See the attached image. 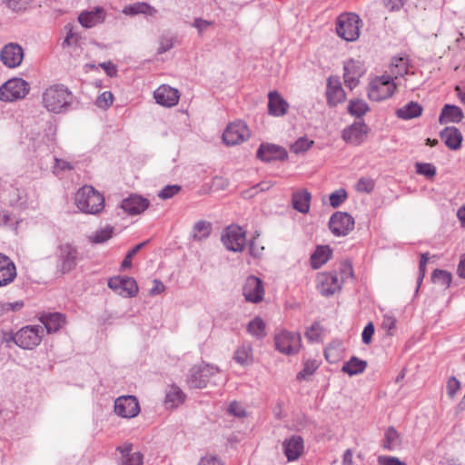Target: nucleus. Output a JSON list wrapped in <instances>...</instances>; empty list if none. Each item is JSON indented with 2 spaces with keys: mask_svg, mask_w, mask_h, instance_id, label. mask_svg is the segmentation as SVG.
Segmentation results:
<instances>
[{
  "mask_svg": "<svg viewBox=\"0 0 465 465\" xmlns=\"http://www.w3.org/2000/svg\"><path fill=\"white\" fill-rule=\"evenodd\" d=\"M347 111L351 116L361 118L370 111V107L364 100L352 99L348 104Z\"/></svg>",
  "mask_w": 465,
  "mask_h": 465,
  "instance_id": "ea45409f",
  "label": "nucleus"
},
{
  "mask_svg": "<svg viewBox=\"0 0 465 465\" xmlns=\"http://www.w3.org/2000/svg\"><path fill=\"white\" fill-rule=\"evenodd\" d=\"M149 203L148 199L137 194H131L129 197L122 201L121 208L127 213L135 215L145 211L148 208Z\"/></svg>",
  "mask_w": 465,
  "mask_h": 465,
  "instance_id": "5701e85b",
  "label": "nucleus"
},
{
  "mask_svg": "<svg viewBox=\"0 0 465 465\" xmlns=\"http://www.w3.org/2000/svg\"><path fill=\"white\" fill-rule=\"evenodd\" d=\"M384 6L391 12L400 10L403 5L404 0H382Z\"/></svg>",
  "mask_w": 465,
  "mask_h": 465,
  "instance_id": "338daca9",
  "label": "nucleus"
},
{
  "mask_svg": "<svg viewBox=\"0 0 465 465\" xmlns=\"http://www.w3.org/2000/svg\"><path fill=\"white\" fill-rule=\"evenodd\" d=\"M234 361L242 365H250L252 362V348L250 345H242L234 351Z\"/></svg>",
  "mask_w": 465,
  "mask_h": 465,
  "instance_id": "79ce46f5",
  "label": "nucleus"
},
{
  "mask_svg": "<svg viewBox=\"0 0 465 465\" xmlns=\"http://www.w3.org/2000/svg\"><path fill=\"white\" fill-rule=\"evenodd\" d=\"M242 293L248 302H260L264 294L262 280L253 275L249 276L243 285Z\"/></svg>",
  "mask_w": 465,
  "mask_h": 465,
  "instance_id": "a211bd4d",
  "label": "nucleus"
},
{
  "mask_svg": "<svg viewBox=\"0 0 465 465\" xmlns=\"http://www.w3.org/2000/svg\"><path fill=\"white\" fill-rule=\"evenodd\" d=\"M212 223L207 221H198L194 223L192 232V238L194 241H202L209 237L212 232Z\"/></svg>",
  "mask_w": 465,
  "mask_h": 465,
  "instance_id": "4c0bfd02",
  "label": "nucleus"
},
{
  "mask_svg": "<svg viewBox=\"0 0 465 465\" xmlns=\"http://www.w3.org/2000/svg\"><path fill=\"white\" fill-rule=\"evenodd\" d=\"M331 250L329 246H318L311 256V263L313 269H319L331 257Z\"/></svg>",
  "mask_w": 465,
  "mask_h": 465,
  "instance_id": "c9c22d12",
  "label": "nucleus"
},
{
  "mask_svg": "<svg viewBox=\"0 0 465 465\" xmlns=\"http://www.w3.org/2000/svg\"><path fill=\"white\" fill-rule=\"evenodd\" d=\"M212 25H213L212 21L204 20L203 18H195L193 21V26L198 30L199 35H202Z\"/></svg>",
  "mask_w": 465,
  "mask_h": 465,
  "instance_id": "0e129e2a",
  "label": "nucleus"
},
{
  "mask_svg": "<svg viewBox=\"0 0 465 465\" xmlns=\"http://www.w3.org/2000/svg\"><path fill=\"white\" fill-rule=\"evenodd\" d=\"M147 242H147V241H145V242H141V243H139V244L135 245L132 250H130V251L126 253V255H125V257H124V261H123V262H122V264H121V269H122V270L128 269V268H130V267L132 266V260H133V257H134V255H135V254H136V253H137V252H139V251H140L143 246H145Z\"/></svg>",
  "mask_w": 465,
  "mask_h": 465,
  "instance_id": "603ef678",
  "label": "nucleus"
},
{
  "mask_svg": "<svg viewBox=\"0 0 465 465\" xmlns=\"http://www.w3.org/2000/svg\"><path fill=\"white\" fill-rule=\"evenodd\" d=\"M369 133V127L363 121H356L342 131V139L352 145L361 144Z\"/></svg>",
  "mask_w": 465,
  "mask_h": 465,
  "instance_id": "2eb2a0df",
  "label": "nucleus"
},
{
  "mask_svg": "<svg viewBox=\"0 0 465 465\" xmlns=\"http://www.w3.org/2000/svg\"><path fill=\"white\" fill-rule=\"evenodd\" d=\"M354 218L348 213L336 212L329 221V228L335 236H345L354 228Z\"/></svg>",
  "mask_w": 465,
  "mask_h": 465,
  "instance_id": "f8f14e48",
  "label": "nucleus"
},
{
  "mask_svg": "<svg viewBox=\"0 0 465 465\" xmlns=\"http://www.w3.org/2000/svg\"><path fill=\"white\" fill-rule=\"evenodd\" d=\"M378 463L379 465H406V463L402 462L398 458L391 456H379Z\"/></svg>",
  "mask_w": 465,
  "mask_h": 465,
  "instance_id": "e2e57ef3",
  "label": "nucleus"
},
{
  "mask_svg": "<svg viewBox=\"0 0 465 465\" xmlns=\"http://www.w3.org/2000/svg\"><path fill=\"white\" fill-rule=\"evenodd\" d=\"M374 325L372 322H369L363 329L361 333L362 342L369 344L371 341L372 335L374 334Z\"/></svg>",
  "mask_w": 465,
  "mask_h": 465,
  "instance_id": "680f3d73",
  "label": "nucleus"
},
{
  "mask_svg": "<svg viewBox=\"0 0 465 465\" xmlns=\"http://www.w3.org/2000/svg\"><path fill=\"white\" fill-rule=\"evenodd\" d=\"M374 189V181L368 177H361L358 180L356 190L361 193H371Z\"/></svg>",
  "mask_w": 465,
  "mask_h": 465,
  "instance_id": "6e6d98bb",
  "label": "nucleus"
},
{
  "mask_svg": "<svg viewBox=\"0 0 465 465\" xmlns=\"http://www.w3.org/2000/svg\"><path fill=\"white\" fill-rule=\"evenodd\" d=\"M185 394L176 385H171L165 395V404L168 408H176L184 401Z\"/></svg>",
  "mask_w": 465,
  "mask_h": 465,
  "instance_id": "f704fd0d",
  "label": "nucleus"
},
{
  "mask_svg": "<svg viewBox=\"0 0 465 465\" xmlns=\"http://www.w3.org/2000/svg\"><path fill=\"white\" fill-rule=\"evenodd\" d=\"M228 412L235 417H238V418H242L246 415V412H245L244 409L242 408V406L236 401H233L230 404V406L228 408Z\"/></svg>",
  "mask_w": 465,
  "mask_h": 465,
  "instance_id": "052dcab7",
  "label": "nucleus"
},
{
  "mask_svg": "<svg viewBox=\"0 0 465 465\" xmlns=\"http://www.w3.org/2000/svg\"><path fill=\"white\" fill-rule=\"evenodd\" d=\"M32 0H3L8 8L15 12L25 11L30 5Z\"/></svg>",
  "mask_w": 465,
  "mask_h": 465,
  "instance_id": "864d4df0",
  "label": "nucleus"
},
{
  "mask_svg": "<svg viewBox=\"0 0 465 465\" xmlns=\"http://www.w3.org/2000/svg\"><path fill=\"white\" fill-rule=\"evenodd\" d=\"M57 270L68 273L76 268L79 260L78 248L70 242L61 243L56 249Z\"/></svg>",
  "mask_w": 465,
  "mask_h": 465,
  "instance_id": "20e7f679",
  "label": "nucleus"
},
{
  "mask_svg": "<svg viewBox=\"0 0 465 465\" xmlns=\"http://www.w3.org/2000/svg\"><path fill=\"white\" fill-rule=\"evenodd\" d=\"M115 413L126 419L136 417L140 412V405L135 396H121L114 402Z\"/></svg>",
  "mask_w": 465,
  "mask_h": 465,
  "instance_id": "4468645a",
  "label": "nucleus"
},
{
  "mask_svg": "<svg viewBox=\"0 0 465 465\" xmlns=\"http://www.w3.org/2000/svg\"><path fill=\"white\" fill-rule=\"evenodd\" d=\"M219 372V368L210 364L194 366L190 371L187 383L190 388L203 389L206 387L209 378Z\"/></svg>",
  "mask_w": 465,
  "mask_h": 465,
  "instance_id": "1a4fd4ad",
  "label": "nucleus"
},
{
  "mask_svg": "<svg viewBox=\"0 0 465 465\" xmlns=\"http://www.w3.org/2000/svg\"><path fill=\"white\" fill-rule=\"evenodd\" d=\"M24 58L23 48L15 43L5 45L0 52V59L8 68L19 66Z\"/></svg>",
  "mask_w": 465,
  "mask_h": 465,
  "instance_id": "dca6fc26",
  "label": "nucleus"
},
{
  "mask_svg": "<svg viewBox=\"0 0 465 465\" xmlns=\"http://www.w3.org/2000/svg\"><path fill=\"white\" fill-rule=\"evenodd\" d=\"M319 329H320V324H319V323H317V322L313 323V324L310 327V329H308V330L306 331V332H305V337H306L308 340H310V341H316V340L319 338V336H320V334H319V332H318Z\"/></svg>",
  "mask_w": 465,
  "mask_h": 465,
  "instance_id": "774afa93",
  "label": "nucleus"
},
{
  "mask_svg": "<svg viewBox=\"0 0 465 465\" xmlns=\"http://www.w3.org/2000/svg\"><path fill=\"white\" fill-rule=\"evenodd\" d=\"M431 278L433 282L440 284L445 288L450 287L452 281V276L449 272L440 269L433 271Z\"/></svg>",
  "mask_w": 465,
  "mask_h": 465,
  "instance_id": "a18cd8bd",
  "label": "nucleus"
},
{
  "mask_svg": "<svg viewBox=\"0 0 465 465\" xmlns=\"http://www.w3.org/2000/svg\"><path fill=\"white\" fill-rule=\"evenodd\" d=\"M177 41V37L173 34L163 35L159 38V47L157 49V54H162L168 51H170Z\"/></svg>",
  "mask_w": 465,
  "mask_h": 465,
  "instance_id": "c03bdc74",
  "label": "nucleus"
},
{
  "mask_svg": "<svg viewBox=\"0 0 465 465\" xmlns=\"http://www.w3.org/2000/svg\"><path fill=\"white\" fill-rule=\"evenodd\" d=\"M16 274L15 262L7 255L0 252V287L13 282Z\"/></svg>",
  "mask_w": 465,
  "mask_h": 465,
  "instance_id": "b1692460",
  "label": "nucleus"
},
{
  "mask_svg": "<svg viewBox=\"0 0 465 465\" xmlns=\"http://www.w3.org/2000/svg\"><path fill=\"white\" fill-rule=\"evenodd\" d=\"M105 17V10L101 6H96L91 11H83L78 16V21L84 27L91 28L103 23Z\"/></svg>",
  "mask_w": 465,
  "mask_h": 465,
  "instance_id": "a878e982",
  "label": "nucleus"
},
{
  "mask_svg": "<svg viewBox=\"0 0 465 465\" xmlns=\"http://www.w3.org/2000/svg\"><path fill=\"white\" fill-rule=\"evenodd\" d=\"M75 204L85 213H99L104 206V197L93 186L84 185L75 194Z\"/></svg>",
  "mask_w": 465,
  "mask_h": 465,
  "instance_id": "f03ea898",
  "label": "nucleus"
},
{
  "mask_svg": "<svg viewBox=\"0 0 465 465\" xmlns=\"http://www.w3.org/2000/svg\"><path fill=\"white\" fill-rule=\"evenodd\" d=\"M64 29L67 31L66 36L62 43V47L65 48L72 45H77L81 36L78 33L74 31V25L71 24H67L64 26Z\"/></svg>",
  "mask_w": 465,
  "mask_h": 465,
  "instance_id": "49530a36",
  "label": "nucleus"
},
{
  "mask_svg": "<svg viewBox=\"0 0 465 465\" xmlns=\"http://www.w3.org/2000/svg\"><path fill=\"white\" fill-rule=\"evenodd\" d=\"M382 329L386 330L389 335H392L391 331L396 326V319L390 314H385L382 321Z\"/></svg>",
  "mask_w": 465,
  "mask_h": 465,
  "instance_id": "bf43d9fd",
  "label": "nucleus"
},
{
  "mask_svg": "<svg viewBox=\"0 0 465 465\" xmlns=\"http://www.w3.org/2000/svg\"><path fill=\"white\" fill-rule=\"evenodd\" d=\"M257 157L262 162L284 161L288 157L287 151L274 143H262L257 150Z\"/></svg>",
  "mask_w": 465,
  "mask_h": 465,
  "instance_id": "f3484780",
  "label": "nucleus"
},
{
  "mask_svg": "<svg viewBox=\"0 0 465 465\" xmlns=\"http://www.w3.org/2000/svg\"><path fill=\"white\" fill-rule=\"evenodd\" d=\"M113 102V94L111 92L105 91L97 97L95 104L101 109H107L112 105Z\"/></svg>",
  "mask_w": 465,
  "mask_h": 465,
  "instance_id": "5fc2aeb1",
  "label": "nucleus"
},
{
  "mask_svg": "<svg viewBox=\"0 0 465 465\" xmlns=\"http://www.w3.org/2000/svg\"><path fill=\"white\" fill-rule=\"evenodd\" d=\"M391 65L398 69L397 71L392 70V74L402 75L407 73V64L403 58L395 59Z\"/></svg>",
  "mask_w": 465,
  "mask_h": 465,
  "instance_id": "69168bd1",
  "label": "nucleus"
},
{
  "mask_svg": "<svg viewBox=\"0 0 465 465\" xmlns=\"http://www.w3.org/2000/svg\"><path fill=\"white\" fill-rule=\"evenodd\" d=\"M44 335V329L40 325H28L11 334L6 341H13L25 350H32L38 346Z\"/></svg>",
  "mask_w": 465,
  "mask_h": 465,
  "instance_id": "7ed1b4c3",
  "label": "nucleus"
},
{
  "mask_svg": "<svg viewBox=\"0 0 465 465\" xmlns=\"http://www.w3.org/2000/svg\"><path fill=\"white\" fill-rule=\"evenodd\" d=\"M48 333L58 331L65 323V316L60 312L45 313L40 317Z\"/></svg>",
  "mask_w": 465,
  "mask_h": 465,
  "instance_id": "c756f323",
  "label": "nucleus"
},
{
  "mask_svg": "<svg viewBox=\"0 0 465 465\" xmlns=\"http://www.w3.org/2000/svg\"><path fill=\"white\" fill-rule=\"evenodd\" d=\"M347 197H348V194H347V192L345 189H343V188L338 189L331 193L330 204L333 208H337L347 199Z\"/></svg>",
  "mask_w": 465,
  "mask_h": 465,
  "instance_id": "3c124183",
  "label": "nucleus"
},
{
  "mask_svg": "<svg viewBox=\"0 0 465 465\" xmlns=\"http://www.w3.org/2000/svg\"><path fill=\"white\" fill-rule=\"evenodd\" d=\"M327 102L330 106H336L346 99V94L337 77H329L326 90Z\"/></svg>",
  "mask_w": 465,
  "mask_h": 465,
  "instance_id": "4be33fe9",
  "label": "nucleus"
},
{
  "mask_svg": "<svg viewBox=\"0 0 465 465\" xmlns=\"http://www.w3.org/2000/svg\"><path fill=\"white\" fill-rule=\"evenodd\" d=\"M367 367V361L352 356L341 368V371L350 376L362 373Z\"/></svg>",
  "mask_w": 465,
  "mask_h": 465,
  "instance_id": "e433bc0d",
  "label": "nucleus"
},
{
  "mask_svg": "<svg viewBox=\"0 0 465 465\" xmlns=\"http://www.w3.org/2000/svg\"><path fill=\"white\" fill-rule=\"evenodd\" d=\"M225 248L234 252H242L246 244L245 232L239 226H228L222 234Z\"/></svg>",
  "mask_w": 465,
  "mask_h": 465,
  "instance_id": "9d476101",
  "label": "nucleus"
},
{
  "mask_svg": "<svg viewBox=\"0 0 465 465\" xmlns=\"http://www.w3.org/2000/svg\"><path fill=\"white\" fill-rule=\"evenodd\" d=\"M318 281V290L322 295L326 297L334 294L341 287V282L335 272L322 273Z\"/></svg>",
  "mask_w": 465,
  "mask_h": 465,
  "instance_id": "aec40b11",
  "label": "nucleus"
},
{
  "mask_svg": "<svg viewBox=\"0 0 465 465\" xmlns=\"http://www.w3.org/2000/svg\"><path fill=\"white\" fill-rule=\"evenodd\" d=\"M415 167L417 173L428 179H432L436 175V167L432 163H416Z\"/></svg>",
  "mask_w": 465,
  "mask_h": 465,
  "instance_id": "09e8293b",
  "label": "nucleus"
},
{
  "mask_svg": "<svg viewBox=\"0 0 465 465\" xmlns=\"http://www.w3.org/2000/svg\"><path fill=\"white\" fill-rule=\"evenodd\" d=\"M108 287L124 297H135L139 292L136 281L133 277L128 276L110 278Z\"/></svg>",
  "mask_w": 465,
  "mask_h": 465,
  "instance_id": "ddd939ff",
  "label": "nucleus"
},
{
  "mask_svg": "<svg viewBox=\"0 0 465 465\" xmlns=\"http://www.w3.org/2000/svg\"><path fill=\"white\" fill-rule=\"evenodd\" d=\"M344 83L351 90L359 84V79L364 74V69L361 62L350 59L344 64L343 66Z\"/></svg>",
  "mask_w": 465,
  "mask_h": 465,
  "instance_id": "412c9836",
  "label": "nucleus"
},
{
  "mask_svg": "<svg viewBox=\"0 0 465 465\" xmlns=\"http://www.w3.org/2000/svg\"><path fill=\"white\" fill-rule=\"evenodd\" d=\"M464 118L462 110L456 105L445 104L439 117L440 124L448 123H460Z\"/></svg>",
  "mask_w": 465,
  "mask_h": 465,
  "instance_id": "7c9ffc66",
  "label": "nucleus"
},
{
  "mask_svg": "<svg viewBox=\"0 0 465 465\" xmlns=\"http://www.w3.org/2000/svg\"><path fill=\"white\" fill-rule=\"evenodd\" d=\"M268 113L273 116H282L286 114L289 104L277 92L272 91L268 94Z\"/></svg>",
  "mask_w": 465,
  "mask_h": 465,
  "instance_id": "bb28decb",
  "label": "nucleus"
},
{
  "mask_svg": "<svg viewBox=\"0 0 465 465\" xmlns=\"http://www.w3.org/2000/svg\"><path fill=\"white\" fill-rule=\"evenodd\" d=\"M396 89L390 75H382L373 79L369 85L368 96L371 100L380 102L391 97Z\"/></svg>",
  "mask_w": 465,
  "mask_h": 465,
  "instance_id": "0eeeda50",
  "label": "nucleus"
},
{
  "mask_svg": "<svg viewBox=\"0 0 465 465\" xmlns=\"http://www.w3.org/2000/svg\"><path fill=\"white\" fill-rule=\"evenodd\" d=\"M29 84L24 79H9L0 87V100L4 102H14L23 99L29 93Z\"/></svg>",
  "mask_w": 465,
  "mask_h": 465,
  "instance_id": "423d86ee",
  "label": "nucleus"
},
{
  "mask_svg": "<svg viewBox=\"0 0 465 465\" xmlns=\"http://www.w3.org/2000/svg\"><path fill=\"white\" fill-rule=\"evenodd\" d=\"M283 452L288 460H297L303 452V439L299 435H293L289 439H285L282 442Z\"/></svg>",
  "mask_w": 465,
  "mask_h": 465,
  "instance_id": "393cba45",
  "label": "nucleus"
},
{
  "mask_svg": "<svg viewBox=\"0 0 465 465\" xmlns=\"http://www.w3.org/2000/svg\"><path fill=\"white\" fill-rule=\"evenodd\" d=\"M319 365L316 361L308 360L305 361L302 370L298 372L297 380H305L308 376H311L318 369Z\"/></svg>",
  "mask_w": 465,
  "mask_h": 465,
  "instance_id": "8fccbe9b",
  "label": "nucleus"
},
{
  "mask_svg": "<svg viewBox=\"0 0 465 465\" xmlns=\"http://www.w3.org/2000/svg\"><path fill=\"white\" fill-rule=\"evenodd\" d=\"M460 388V381L455 377H450L447 382V393L450 398H454L455 394Z\"/></svg>",
  "mask_w": 465,
  "mask_h": 465,
  "instance_id": "13d9d810",
  "label": "nucleus"
},
{
  "mask_svg": "<svg viewBox=\"0 0 465 465\" xmlns=\"http://www.w3.org/2000/svg\"><path fill=\"white\" fill-rule=\"evenodd\" d=\"M123 13L126 15H136L139 14L153 16L157 14V10L144 2H138L126 5L123 9Z\"/></svg>",
  "mask_w": 465,
  "mask_h": 465,
  "instance_id": "72a5a7b5",
  "label": "nucleus"
},
{
  "mask_svg": "<svg viewBox=\"0 0 465 465\" xmlns=\"http://www.w3.org/2000/svg\"><path fill=\"white\" fill-rule=\"evenodd\" d=\"M153 97L160 105L173 107L178 104L180 93L175 88L163 84L154 91Z\"/></svg>",
  "mask_w": 465,
  "mask_h": 465,
  "instance_id": "6ab92c4d",
  "label": "nucleus"
},
{
  "mask_svg": "<svg viewBox=\"0 0 465 465\" xmlns=\"http://www.w3.org/2000/svg\"><path fill=\"white\" fill-rule=\"evenodd\" d=\"M116 450L122 455L121 465H143V455L139 451L133 452V444L119 446Z\"/></svg>",
  "mask_w": 465,
  "mask_h": 465,
  "instance_id": "cd10ccee",
  "label": "nucleus"
},
{
  "mask_svg": "<svg viewBox=\"0 0 465 465\" xmlns=\"http://www.w3.org/2000/svg\"><path fill=\"white\" fill-rule=\"evenodd\" d=\"M401 444L400 433L393 428L390 427L385 431L382 447L388 450H394Z\"/></svg>",
  "mask_w": 465,
  "mask_h": 465,
  "instance_id": "58836bf2",
  "label": "nucleus"
},
{
  "mask_svg": "<svg viewBox=\"0 0 465 465\" xmlns=\"http://www.w3.org/2000/svg\"><path fill=\"white\" fill-rule=\"evenodd\" d=\"M361 19L356 14H343L338 17L336 32L342 39L352 42L360 35L359 24Z\"/></svg>",
  "mask_w": 465,
  "mask_h": 465,
  "instance_id": "39448f33",
  "label": "nucleus"
},
{
  "mask_svg": "<svg viewBox=\"0 0 465 465\" xmlns=\"http://www.w3.org/2000/svg\"><path fill=\"white\" fill-rule=\"evenodd\" d=\"M114 228L111 225H107L104 228L96 230L93 234L88 236V240L91 243L100 244L107 242L113 237Z\"/></svg>",
  "mask_w": 465,
  "mask_h": 465,
  "instance_id": "a19ab883",
  "label": "nucleus"
},
{
  "mask_svg": "<svg viewBox=\"0 0 465 465\" xmlns=\"http://www.w3.org/2000/svg\"><path fill=\"white\" fill-rule=\"evenodd\" d=\"M74 95L63 84H54L45 89L43 94L45 107L52 113L60 114L66 111L73 103Z\"/></svg>",
  "mask_w": 465,
  "mask_h": 465,
  "instance_id": "f257e3e1",
  "label": "nucleus"
},
{
  "mask_svg": "<svg viewBox=\"0 0 465 465\" xmlns=\"http://www.w3.org/2000/svg\"><path fill=\"white\" fill-rule=\"evenodd\" d=\"M440 136L450 150H458L463 139L460 131L455 126L445 127L440 133Z\"/></svg>",
  "mask_w": 465,
  "mask_h": 465,
  "instance_id": "c85d7f7f",
  "label": "nucleus"
},
{
  "mask_svg": "<svg viewBox=\"0 0 465 465\" xmlns=\"http://www.w3.org/2000/svg\"><path fill=\"white\" fill-rule=\"evenodd\" d=\"M312 144V140H309L306 137H302L299 138L293 144H292L291 151L296 154L302 153L309 150Z\"/></svg>",
  "mask_w": 465,
  "mask_h": 465,
  "instance_id": "de8ad7c7",
  "label": "nucleus"
},
{
  "mask_svg": "<svg viewBox=\"0 0 465 465\" xmlns=\"http://www.w3.org/2000/svg\"><path fill=\"white\" fill-rule=\"evenodd\" d=\"M247 331L258 339L265 336V323L260 317H255L247 325Z\"/></svg>",
  "mask_w": 465,
  "mask_h": 465,
  "instance_id": "37998d69",
  "label": "nucleus"
},
{
  "mask_svg": "<svg viewBox=\"0 0 465 465\" xmlns=\"http://www.w3.org/2000/svg\"><path fill=\"white\" fill-rule=\"evenodd\" d=\"M275 348L285 355H293L299 352L302 347V338L299 332L282 331L274 337Z\"/></svg>",
  "mask_w": 465,
  "mask_h": 465,
  "instance_id": "6e6552de",
  "label": "nucleus"
},
{
  "mask_svg": "<svg viewBox=\"0 0 465 465\" xmlns=\"http://www.w3.org/2000/svg\"><path fill=\"white\" fill-rule=\"evenodd\" d=\"M422 106L417 102H410L404 106L396 110L397 117L409 120L420 116L422 113Z\"/></svg>",
  "mask_w": 465,
  "mask_h": 465,
  "instance_id": "473e14b6",
  "label": "nucleus"
},
{
  "mask_svg": "<svg viewBox=\"0 0 465 465\" xmlns=\"http://www.w3.org/2000/svg\"><path fill=\"white\" fill-rule=\"evenodd\" d=\"M181 191L180 185H166L164 188H163L159 193V198L163 200H167L177 194Z\"/></svg>",
  "mask_w": 465,
  "mask_h": 465,
  "instance_id": "4d7b16f0",
  "label": "nucleus"
},
{
  "mask_svg": "<svg viewBox=\"0 0 465 465\" xmlns=\"http://www.w3.org/2000/svg\"><path fill=\"white\" fill-rule=\"evenodd\" d=\"M311 198L312 195L307 190L297 191L292 193V207L302 213H307L310 211Z\"/></svg>",
  "mask_w": 465,
  "mask_h": 465,
  "instance_id": "2f4dec72",
  "label": "nucleus"
},
{
  "mask_svg": "<svg viewBox=\"0 0 465 465\" xmlns=\"http://www.w3.org/2000/svg\"><path fill=\"white\" fill-rule=\"evenodd\" d=\"M249 137V128L242 120L231 123L223 134V141L229 146L239 144Z\"/></svg>",
  "mask_w": 465,
  "mask_h": 465,
  "instance_id": "9b49d317",
  "label": "nucleus"
}]
</instances>
